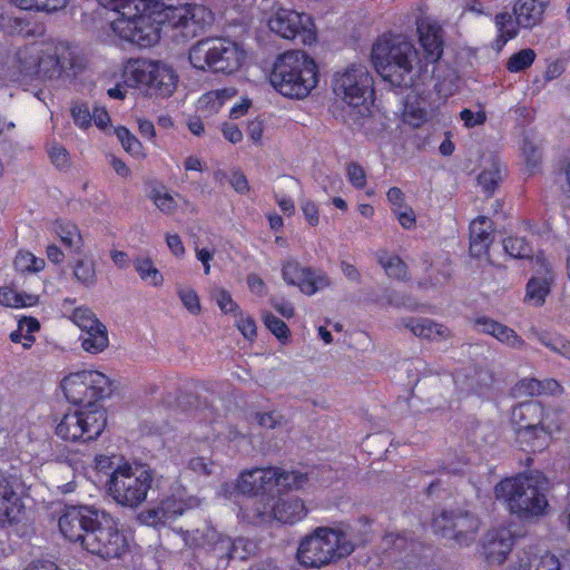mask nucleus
I'll use <instances>...</instances> for the list:
<instances>
[{
    "mask_svg": "<svg viewBox=\"0 0 570 570\" xmlns=\"http://www.w3.org/2000/svg\"><path fill=\"white\" fill-rule=\"evenodd\" d=\"M135 268L142 281L148 282L153 286L163 284L164 277L161 273L154 266L149 257H138L135 259Z\"/></svg>",
    "mask_w": 570,
    "mask_h": 570,
    "instance_id": "40",
    "label": "nucleus"
},
{
    "mask_svg": "<svg viewBox=\"0 0 570 570\" xmlns=\"http://www.w3.org/2000/svg\"><path fill=\"white\" fill-rule=\"evenodd\" d=\"M515 440L520 449L528 453H537L548 448L550 438L540 426L515 428Z\"/></svg>",
    "mask_w": 570,
    "mask_h": 570,
    "instance_id": "29",
    "label": "nucleus"
},
{
    "mask_svg": "<svg viewBox=\"0 0 570 570\" xmlns=\"http://www.w3.org/2000/svg\"><path fill=\"white\" fill-rule=\"evenodd\" d=\"M0 304L7 307L14 308L27 306V303L23 301V297L10 287L0 288Z\"/></svg>",
    "mask_w": 570,
    "mask_h": 570,
    "instance_id": "55",
    "label": "nucleus"
},
{
    "mask_svg": "<svg viewBox=\"0 0 570 570\" xmlns=\"http://www.w3.org/2000/svg\"><path fill=\"white\" fill-rule=\"evenodd\" d=\"M373 78L365 66L351 65L344 71L335 73L333 91L347 105L360 107L373 101Z\"/></svg>",
    "mask_w": 570,
    "mask_h": 570,
    "instance_id": "15",
    "label": "nucleus"
},
{
    "mask_svg": "<svg viewBox=\"0 0 570 570\" xmlns=\"http://www.w3.org/2000/svg\"><path fill=\"white\" fill-rule=\"evenodd\" d=\"M52 230L65 247L78 250L83 246V239L76 223L65 218H57L52 223Z\"/></svg>",
    "mask_w": 570,
    "mask_h": 570,
    "instance_id": "32",
    "label": "nucleus"
},
{
    "mask_svg": "<svg viewBox=\"0 0 570 570\" xmlns=\"http://www.w3.org/2000/svg\"><path fill=\"white\" fill-rule=\"evenodd\" d=\"M236 326L246 340L254 341L256 338L257 327L253 317L240 314L236 321Z\"/></svg>",
    "mask_w": 570,
    "mask_h": 570,
    "instance_id": "58",
    "label": "nucleus"
},
{
    "mask_svg": "<svg viewBox=\"0 0 570 570\" xmlns=\"http://www.w3.org/2000/svg\"><path fill=\"white\" fill-rule=\"evenodd\" d=\"M514 535L507 527H498L489 530L482 543L483 554L489 563H503L510 554Z\"/></svg>",
    "mask_w": 570,
    "mask_h": 570,
    "instance_id": "19",
    "label": "nucleus"
},
{
    "mask_svg": "<svg viewBox=\"0 0 570 570\" xmlns=\"http://www.w3.org/2000/svg\"><path fill=\"white\" fill-rule=\"evenodd\" d=\"M419 42L426 63L438 62L444 51V30L436 21L423 20L417 23Z\"/></svg>",
    "mask_w": 570,
    "mask_h": 570,
    "instance_id": "20",
    "label": "nucleus"
},
{
    "mask_svg": "<svg viewBox=\"0 0 570 570\" xmlns=\"http://www.w3.org/2000/svg\"><path fill=\"white\" fill-rule=\"evenodd\" d=\"M0 30L8 36H19L22 38L40 37L45 32L41 23L29 18L16 17L9 13L0 14Z\"/></svg>",
    "mask_w": 570,
    "mask_h": 570,
    "instance_id": "24",
    "label": "nucleus"
},
{
    "mask_svg": "<svg viewBox=\"0 0 570 570\" xmlns=\"http://www.w3.org/2000/svg\"><path fill=\"white\" fill-rule=\"evenodd\" d=\"M66 68L65 61L58 55V49L50 45H45L41 53L39 71H37L35 76L47 79L60 78Z\"/></svg>",
    "mask_w": 570,
    "mask_h": 570,
    "instance_id": "31",
    "label": "nucleus"
},
{
    "mask_svg": "<svg viewBox=\"0 0 570 570\" xmlns=\"http://www.w3.org/2000/svg\"><path fill=\"white\" fill-rule=\"evenodd\" d=\"M26 507L22 497L7 479H0V528L19 524L24 515Z\"/></svg>",
    "mask_w": 570,
    "mask_h": 570,
    "instance_id": "18",
    "label": "nucleus"
},
{
    "mask_svg": "<svg viewBox=\"0 0 570 570\" xmlns=\"http://www.w3.org/2000/svg\"><path fill=\"white\" fill-rule=\"evenodd\" d=\"M69 403L100 407L97 403L111 394L110 379L99 371H78L63 377L60 384Z\"/></svg>",
    "mask_w": 570,
    "mask_h": 570,
    "instance_id": "13",
    "label": "nucleus"
},
{
    "mask_svg": "<svg viewBox=\"0 0 570 570\" xmlns=\"http://www.w3.org/2000/svg\"><path fill=\"white\" fill-rule=\"evenodd\" d=\"M153 481L154 475L150 470H134L128 462H125L110 473L106 482V491L117 504L135 509L147 499Z\"/></svg>",
    "mask_w": 570,
    "mask_h": 570,
    "instance_id": "10",
    "label": "nucleus"
},
{
    "mask_svg": "<svg viewBox=\"0 0 570 570\" xmlns=\"http://www.w3.org/2000/svg\"><path fill=\"white\" fill-rule=\"evenodd\" d=\"M109 343L107 328L104 324L85 332L81 346L86 352L97 354L102 352Z\"/></svg>",
    "mask_w": 570,
    "mask_h": 570,
    "instance_id": "35",
    "label": "nucleus"
},
{
    "mask_svg": "<svg viewBox=\"0 0 570 570\" xmlns=\"http://www.w3.org/2000/svg\"><path fill=\"white\" fill-rule=\"evenodd\" d=\"M215 298L220 311L225 314L236 313L239 308L230 293L224 288L216 292Z\"/></svg>",
    "mask_w": 570,
    "mask_h": 570,
    "instance_id": "56",
    "label": "nucleus"
},
{
    "mask_svg": "<svg viewBox=\"0 0 570 570\" xmlns=\"http://www.w3.org/2000/svg\"><path fill=\"white\" fill-rule=\"evenodd\" d=\"M460 118L466 128H473L483 125L487 121V115L484 111H472L469 108H464L460 112Z\"/></svg>",
    "mask_w": 570,
    "mask_h": 570,
    "instance_id": "61",
    "label": "nucleus"
},
{
    "mask_svg": "<svg viewBox=\"0 0 570 570\" xmlns=\"http://www.w3.org/2000/svg\"><path fill=\"white\" fill-rule=\"evenodd\" d=\"M544 416V406L541 402L529 400L513 406L511 423L520 428L539 426Z\"/></svg>",
    "mask_w": 570,
    "mask_h": 570,
    "instance_id": "25",
    "label": "nucleus"
},
{
    "mask_svg": "<svg viewBox=\"0 0 570 570\" xmlns=\"http://www.w3.org/2000/svg\"><path fill=\"white\" fill-rule=\"evenodd\" d=\"M537 259L542 263L546 275L542 278L533 276L529 279L525 288L524 302L535 307H539L544 304L546 298L550 293V287L553 277L551 274V269L546 263V261L541 259L539 256L537 257Z\"/></svg>",
    "mask_w": 570,
    "mask_h": 570,
    "instance_id": "27",
    "label": "nucleus"
},
{
    "mask_svg": "<svg viewBox=\"0 0 570 570\" xmlns=\"http://www.w3.org/2000/svg\"><path fill=\"white\" fill-rule=\"evenodd\" d=\"M348 527H317L305 535L297 548L296 559L305 568H322L351 556L356 543Z\"/></svg>",
    "mask_w": 570,
    "mask_h": 570,
    "instance_id": "4",
    "label": "nucleus"
},
{
    "mask_svg": "<svg viewBox=\"0 0 570 570\" xmlns=\"http://www.w3.org/2000/svg\"><path fill=\"white\" fill-rule=\"evenodd\" d=\"M75 278L86 287L92 286L97 282L96 267L92 259H78L73 266Z\"/></svg>",
    "mask_w": 570,
    "mask_h": 570,
    "instance_id": "41",
    "label": "nucleus"
},
{
    "mask_svg": "<svg viewBox=\"0 0 570 570\" xmlns=\"http://www.w3.org/2000/svg\"><path fill=\"white\" fill-rule=\"evenodd\" d=\"M75 125L86 129L91 126V112L86 104H77L71 108Z\"/></svg>",
    "mask_w": 570,
    "mask_h": 570,
    "instance_id": "54",
    "label": "nucleus"
},
{
    "mask_svg": "<svg viewBox=\"0 0 570 570\" xmlns=\"http://www.w3.org/2000/svg\"><path fill=\"white\" fill-rule=\"evenodd\" d=\"M403 120L413 128H419L428 120V110L417 101H406L403 109Z\"/></svg>",
    "mask_w": 570,
    "mask_h": 570,
    "instance_id": "45",
    "label": "nucleus"
},
{
    "mask_svg": "<svg viewBox=\"0 0 570 570\" xmlns=\"http://www.w3.org/2000/svg\"><path fill=\"white\" fill-rule=\"evenodd\" d=\"M563 392L561 384L554 379L537 380L534 377H523L519 380L510 391L514 399L525 396H537L542 394H560Z\"/></svg>",
    "mask_w": 570,
    "mask_h": 570,
    "instance_id": "23",
    "label": "nucleus"
},
{
    "mask_svg": "<svg viewBox=\"0 0 570 570\" xmlns=\"http://www.w3.org/2000/svg\"><path fill=\"white\" fill-rule=\"evenodd\" d=\"M501 171L497 166L482 170L478 176V184L488 197H491L501 183Z\"/></svg>",
    "mask_w": 570,
    "mask_h": 570,
    "instance_id": "47",
    "label": "nucleus"
},
{
    "mask_svg": "<svg viewBox=\"0 0 570 570\" xmlns=\"http://www.w3.org/2000/svg\"><path fill=\"white\" fill-rule=\"evenodd\" d=\"M387 304L395 307H404L411 311L420 308V304L410 296L401 295L396 292H391L387 295Z\"/></svg>",
    "mask_w": 570,
    "mask_h": 570,
    "instance_id": "62",
    "label": "nucleus"
},
{
    "mask_svg": "<svg viewBox=\"0 0 570 570\" xmlns=\"http://www.w3.org/2000/svg\"><path fill=\"white\" fill-rule=\"evenodd\" d=\"M377 262L390 278L406 281L409 278L407 265L399 255H390L386 250L377 253Z\"/></svg>",
    "mask_w": 570,
    "mask_h": 570,
    "instance_id": "34",
    "label": "nucleus"
},
{
    "mask_svg": "<svg viewBox=\"0 0 570 570\" xmlns=\"http://www.w3.org/2000/svg\"><path fill=\"white\" fill-rule=\"evenodd\" d=\"M494 228L492 220L487 216H478L470 224V254L480 258L489 256V249L493 243Z\"/></svg>",
    "mask_w": 570,
    "mask_h": 570,
    "instance_id": "21",
    "label": "nucleus"
},
{
    "mask_svg": "<svg viewBox=\"0 0 570 570\" xmlns=\"http://www.w3.org/2000/svg\"><path fill=\"white\" fill-rule=\"evenodd\" d=\"M402 324L420 338L433 341L446 340L451 336V332L445 325L429 318H404Z\"/></svg>",
    "mask_w": 570,
    "mask_h": 570,
    "instance_id": "26",
    "label": "nucleus"
},
{
    "mask_svg": "<svg viewBox=\"0 0 570 570\" xmlns=\"http://www.w3.org/2000/svg\"><path fill=\"white\" fill-rule=\"evenodd\" d=\"M107 426L104 407L80 406L67 411L56 425V435L66 442L86 444L96 441Z\"/></svg>",
    "mask_w": 570,
    "mask_h": 570,
    "instance_id": "12",
    "label": "nucleus"
},
{
    "mask_svg": "<svg viewBox=\"0 0 570 570\" xmlns=\"http://www.w3.org/2000/svg\"><path fill=\"white\" fill-rule=\"evenodd\" d=\"M494 493L507 510L521 520L542 517L549 507L541 483L527 473L502 479L495 485Z\"/></svg>",
    "mask_w": 570,
    "mask_h": 570,
    "instance_id": "5",
    "label": "nucleus"
},
{
    "mask_svg": "<svg viewBox=\"0 0 570 570\" xmlns=\"http://www.w3.org/2000/svg\"><path fill=\"white\" fill-rule=\"evenodd\" d=\"M538 340L543 346L562 356L564 355L570 344V341H568L564 336L559 334L552 335L548 332L539 333Z\"/></svg>",
    "mask_w": 570,
    "mask_h": 570,
    "instance_id": "50",
    "label": "nucleus"
},
{
    "mask_svg": "<svg viewBox=\"0 0 570 570\" xmlns=\"http://www.w3.org/2000/svg\"><path fill=\"white\" fill-rule=\"evenodd\" d=\"M45 259L35 256L31 252L19 250L14 257L13 266L20 273H38L45 268Z\"/></svg>",
    "mask_w": 570,
    "mask_h": 570,
    "instance_id": "38",
    "label": "nucleus"
},
{
    "mask_svg": "<svg viewBox=\"0 0 570 570\" xmlns=\"http://www.w3.org/2000/svg\"><path fill=\"white\" fill-rule=\"evenodd\" d=\"M184 306L194 315L199 314L200 303L197 293L194 289H181L178 293Z\"/></svg>",
    "mask_w": 570,
    "mask_h": 570,
    "instance_id": "60",
    "label": "nucleus"
},
{
    "mask_svg": "<svg viewBox=\"0 0 570 570\" xmlns=\"http://www.w3.org/2000/svg\"><path fill=\"white\" fill-rule=\"evenodd\" d=\"M153 200L163 213L170 214L176 208V202L174 197L168 193H160L159 190H155Z\"/></svg>",
    "mask_w": 570,
    "mask_h": 570,
    "instance_id": "63",
    "label": "nucleus"
},
{
    "mask_svg": "<svg viewBox=\"0 0 570 570\" xmlns=\"http://www.w3.org/2000/svg\"><path fill=\"white\" fill-rule=\"evenodd\" d=\"M431 527L435 535L454 544L469 546L475 540L480 519L462 508L445 509L433 517Z\"/></svg>",
    "mask_w": 570,
    "mask_h": 570,
    "instance_id": "14",
    "label": "nucleus"
},
{
    "mask_svg": "<svg viewBox=\"0 0 570 570\" xmlns=\"http://www.w3.org/2000/svg\"><path fill=\"white\" fill-rule=\"evenodd\" d=\"M115 134L124 149L135 158H145L144 147L139 139L132 135L129 129L119 126L115 129Z\"/></svg>",
    "mask_w": 570,
    "mask_h": 570,
    "instance_id": "39",
    "label": "nucleus"
},
{
    "mask_svg": "<svg viewBox=\"0 0 570 570\" xmlns=\"http://www.w3.org/2000/svg\"><path fill=\"white\" fill-rule=\"evenodd\" d=\"M562 424V411L560 409L544 407V416L539 426L550 439L553 433L561 431Z\"/></svg>",
    "mask_w": 570,
    "mask_h": 570,
    "instance_id": "49",
    "label": "nucleus"
},
{
    "mask_svg": "<svg viewBox=\"0 0 570 570\" xmlns=\"http://www.w3.org/2000/svg\"><path fill=\"white\" fill-rule=\"evenodd\" d=\"M43 42H31L20 47L16 52V61L20 71L27 76H35L39 71L41 53L45 48Z\"/></svg>",
    "mask_w": 570,
    "mask_h": 570,
    "instance_id": "30",
    "label": "nucleus"
},
{
    "mask_svg": "<svg viewBox=\"0 0 570 570\" xmlns=\"http://www.w3.org/2000/svg\"><path fill=\"white\" fill-rule=\"evenodd\" d=\"M492 336L513 348H521L525 344L514 330L501 323L497 326Z\"/></svg>",
    "mask_w": 570,
    "mask_h": 570,
    "instance_id": "52",
    "label": "nucleus"
},
{
    "mask_svg": "<svg viewBox=\"0 0 570 570\" xmlns=\"http://www.w3.org/2000/svg\"><path fill=\"white\" fill-rule=\"evenodd\" d=\"M226 99L225 90H210L203 94L197 102V111L205 117L216 114L223 107Z\"/></svg>",
    "mask_w": 570,
    "mask_h": 570,
    "instance_id": "37",
    "label": "nucleus"
},
{
    "mask_svg": "<svg viewBox=\"0 0 570 570\" xmlns=\"http://www.w3.org/2000/svg\"><path fill=\"white\" fill-rule=\"evenodd\" d=\"M71 320L82 332L92 330V327L98 326V324H102L97 318L96 314L85 306L76 307L71 314Z\"/></svg>",
    "mask_w": 570,
    "mask_h": 570,
    "instance_id": "46",
    "label": "nucleus"
},
{
    "mask_svg": "<svg viewBox=\"0 0 570 570\" xmlns=\"http://www.w3.org/2000/svg\"><path fill=\"white\" fill-rule=\"evenodd\" d=\"M49 157L51 163L58 168H66L70 164L69 153L61 145L51 146L49 149Z\"/></svg>",
    "mask_w": 570,
    "mask_h": 570,
    "instance_id": "59",
    "label": "nucleus"
},
{
    "mask_svg": "<svg viewBox=\"0 0 570 570\" xmlns=\"http://www.w3.org/2000/svg\"><path fill=\"white\" fill-rule=\"evenodd\" d=\"M264 324L281 343L286 344L289 342L291 331L284 321L272 313H267L264 315Z\"/></svg>",
    "mask_w": 570,
    "mask_h": 570,
    "instance_id": "48",
    "label": "nucleus"
},
{
    "mask_svg": "<svg viewBox=\"0 0 570 570\" xmlns=\"http://www.w3.org/2000/svg\"><path fill=\"white\" fill-rule=\"evenodd\" d=\"M22 10L52 13L65 9L69 0H11Z\"/></svg>",
    "mask_w": 570,
    "mask_h": 570,
    "instance_id": "36",
    "label": "nucleus"
},
{
    "mask_svg": "<svg viewBox=\"0 0 570 570\" xmlns=\"http://www.w3.org/2000/svg\"><path fill=\"white\" fill-rule=\"evenodd\" d=\"M535 51L531 48L522 49L513 53L507 61V70L510 72H521L530 68L535 60Z\"/></svg>",
    "mask_w": 570,
    "mask_h": 570,
    "instance_id": "42",
    "label": "nucleus"
},
{
    "mask_svg": "<svg viewBox=\"0 0 570 570\" xmlns=\"http://www.w3.org/2000/svg\"><path fill=\"white\" fill-rule=\"evenodd\" d=\"M125 75L134 87L148 97L169 98L178 83L175 69L160 60L129 59L125 67Z\"/></svg>",
    "mask_w": 570,
    "mask_h": 570,
    "instance_id": "7",
    "label": "nucleus"
},
{
    "mask_svg": "<svg viewBox=\"0 0 570 570\" xmlns=\"http://www.w3.org/2000/svg\"><path fill=\"white\" fill-rule=\"evenodd\" d=\"M119 13L110 27L119 39L139 48H150L160 39L161 26L184 41L198 36L214 21L212 10L202 4L166 6L165 0H99Z\"/></svg>",
    "mask_w": 570,
    "mask_h": 570,
    "instance_id": "1",
    "label": "nucleus"
},
{
    "mask_svg": "<svg viewBox=\"0 0 570 570\" xmlns=\"http://www.w3.org/2000/svg\"><path fill=\"white\" fill-rule=\"evenodd\" d=\"M314 470L309 472L286 471L278 466L254 468L244 471L237 479V490L248 497L273 495L277 487L283 489H301L307 483Z\"/></svg>",
    "mask_w": 570,
    "mask_h": 570,
    "instance_id": "8",
    "label": "nucleus"
},
{
    "mask_svg": "<svg viewBox=\"0 0 570 570\" xmlns=\"http://www.w3.org/2000/svg\"><path fill=\"white\" fill-rule=\"evenodd\" d=\"M58 525L67 540L80 543L88 553L101 559L120 558L128 550V541L119 529V522L94 507H67Z\"/></svg>",
    "mask_w": 570,
    "mask_h": 570,
    "instance_id": "2",
    "label": "nucleus"
},
{
    "mask_svg": "<svg viewBox=\"0 0 570 570\" xmlns=\"http://www.w3.org/2000/svg\"><path fill=\"white\" fill-rule=\"evenodd\" d=\"M503 248L513 258H531L532 247L525 237H508L503 240Z\"/></svg>",
    "mask_w": 570,
    "mask_h": 570,
    "instance_id": "43",
    "label": "nucleus"
},
{
    "mask_svg": "<svg viewBox=\"0 0 570 570\" xmlns=\"http://www.w3.org/2000/svg\"><path fill=\"white\" fill-rule=\"evenodd\" d=\"M212 538L217 537V540L213 544V550L218 552V558L230 559H245L246 556L243 553H238V549L245 547V540L242 538H237L232 540L228 537H223L220 534H216L215 531L208 530L206 534H202V538Z\"/></svg>",
    "mask_w": 570,
    "mask_h": 570,
    "instance_id": "33",
    "label": "nucleus"
},
{
    "mask_svg": "<svg viewBox=\"0 0 570 570\" xmlns=\"http://www.w3.org/2000/svg\"><path fill=\"white\" fill-rule=\"evenodd\" d=\"M513 17V13L511 14L507 11L499 12L494 17L497 36L493 41V48L498 51L502 50L510 40L517 38L520 29H522Z\"/></svg>",
    "mask_w": 570,
    "mask_h": 570,
    "instance_id": "28",
    "label": "nucleus"
},
{
    "mask_svg": "<svg viewBox=\"0 0 570 570\" xmlns=\"http://www.w3.org/2000/svg\"><path fill=\"white\" fill-rule=\"evenodd\" d=\"M269 82L284 97L303 99L318 83V67L305 51L287 50L275 59Z\"/></svg>",
    "mask_w": 570,
    "mask_h": 570,
    "instance_id": "3",
    "label": "nucleus"
},
{
    "mask_svg": "<svg viewBox=\"0 0 570 570\" xmlns=\"http://www.w3.org/2000/svg\"><path fill=\"white\" fill-rule=\"evenodd\" d=\"M246 57L244 48L226 37L204 38L193 45L188 53L195 69L223 75L238 71Z\"/></svg>",
    "mask_w": 570,
    "mask_h": 570,
    "instance_id": "6",
    "label": "nucleus"
},
{
    "mask_svg": "<svg viewBox=\"0 0 570 570\" xmlns=\"http://www.w3.org/2000/svg\"><path fill=\"white\" fill-rule=\"evenodd\" d=\"M415 55L410 42L395 41L391 37H380L373 45L371 57L377 72L396 86H407L405 76L412 71Z\"/></svg>",
    "mask_w": 570,
    "mask_h": 570,
    "instance_id": "9",
    "label": "nucleus"
},
{
    "mask_svg": "<svg viewBox=\"0 0 570 570\" xmlns=\"http://www.w3.org/2000/svg\"><path fill=\"white\" fill-rule=\"evenodd\" d=\"M567 566V557L562 560L551 552H546L540 557H534L529 563V570H564Z\"/></svg>",
    "mask_w": 570,
    "mask_h": 570,
    "instance_id": "44",
    "label": "nucleus"
},
{
    "mask_svg": "<svg viewBox=\"0 0 570 570\" xmlns=\"http://www.w3.org/2000/svg\"><path fill=\"white\" fill-rule=\"evenodd\" d=\"M303 215L308 225L315 227L320 223V209L315 202L311 199L303 200L301 204Z\"/></svg>",
    "mask_w": 570,
    "mask_h": 570,
    "instance_id": "64",
    "label": "nucleus"
},
{
    "mask_svg": "<svg viewBox=\"0 0 570 570\" xmlns=\"http://www.w3.org/2000/svg\"><path fill=\"white\" fill-rule=\"evenodd\" d=\"M522 154L525 160V167L530 175L534 174L541 163V153L539 148L529 139H524L522 145Z\"/></svg>",
    "mask_w": 570,
    "mask_h": 570,
    "instance_id": "51",
    "label": "nucleus"
},
{
    "mask_svg": "<svg viewBox=\"0 0 570 570\" xmlns=\"http://www.w3.org/2000/svg\"><path fill=\"white\" fill-rule=\"evenodd\" d=\"M346 177L350 184L356 189H364L366 186V171L355 161L347 164Z\"/></svg>",
    "mask_w": 570,
    "mask_h": 570,
    "instance_id": "53",
    "label": "nucleus"
},
{
    "mask_svg": "<svg viewBox=\"0 0 570 570\" xmlns=\"http://www.w3.org/2000/svg\"><path fill=\"white\" fill-rule=\"evenodd\" d=\"M255 498L252 508H240L243 519L252 523L277 521L282 524L292 525L301 522L308 513L304 500L296 495H284L277 499L274 495Z\"/></svg>",
    "mask_w": 570,
    "mask_h": 570,
    "instance_id": "11",
    "label": "nucleus"
},
{
    "mask_svg": "<svg viewBox=\"0 0 570 570\" xmlns=\"http://www.w3.org/2000/svg\"><path fill=\"white\" fill-rule=\"evenodd\" d=\"M392 213L396 216L397 222L404 229H412L416 225V216L412 207L392 208Z\"/></svg>",
    "mask_w": 570,
    "mask_h": 570,
    "instance_id": "57",
    "label": "nucleus"
},
{
    "mask_svg": "<svg viewBox=\"0 0 570 570\" xmlns=\"http://www.w3.org/2000/svg\"><path fill=\"white\" fill-rule=\"evenodd\" d=\"M282 277L287 285L297 287L301 293L307 296H312L332 285L326 272L321 268L302 266L294 258L283 262Z\"/></svg>",
    "mask_w": 570,
    "mask_h": 570,
    "instance_id": "17",
    "label": "nucleus"
},
{
    "mask_svg": "<svg viewBox=\"0 0 570 570\" xmlns=\"http://www.w3.org/2000/svg\"><path fill=\"white\" fill-rule=\"evenodd\" d=\"M267 26L276 36L304 46L317 41V32L313 18L294 9L278 8L268 19Z\"/></svg>",
    "mask_w": 570,
    "mask_h": 570,
    "instance_id": "16",
    "label": "nucleus"
},
{
    "mask_svg": "<svg viewBox=\"0 0 570 570\" xmlns=\"http://www.w3.org/2000/svg\"><path fill=\"white\" fill-rule=\"evenodd\" d=\"M550 0H515L512 13L522 29L532 30L544 21Z\"/></svg>",
    "mask_w": 570,
    "mask_h": 570,
    "instance_id": "22",
    "label": "nucleus"
}]
</instances>
